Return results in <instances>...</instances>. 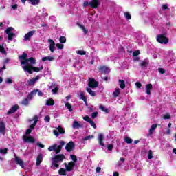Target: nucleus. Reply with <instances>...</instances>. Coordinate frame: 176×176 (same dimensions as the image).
Returning a JSON list of instances; mask_svg holds the SVG:
<instances>
[{
    "instance_id": "f257e3e1",
    "label": "nucleus",
    "mask_w": 176,
    "mask_h": 176,
    "mask_svg": "<svg viewBox=\"0 0 176 176\" xmlns=\"http://www.w3.org/2000/svg\"><path fill=\"white\" fill-rule=\"evenodd\" d=\"M19 60H23L21 61V64L22 65H28V64H30L28 63H30V65H32L34 64H36V59L34 57H30L29 58H27V53H23L22 55L19 56Z\"/></svg>"
},
{
    "instance_id": "f03ea898",
    "label": "nucleus",
    "mask_w": 176,
    "mask_h": 176,
    "mask_svg": "<svg viewBox=\"0 0 176 176\" xmlns=\"http://www.w3.org/2000/svg\"><path fill=\"white\" fill-rule=\"evenodd\" d=\"M23 71L25 72H28L30 75H32L33 72H39L43 69V66H41V67H36L32 66V65L28 64L25 66L22 67Z\"/></svg>"
},
{
    "instance_id": "7ed1b4c3",
    "label": "nucleus",
    "mask_w": 176,
    "mask_h": 176,
    "mask_svg": "<svg viewBox=\"0 0 176 176\" xmlns=\"http://www.w3.org/2000/svg\"><path fill=\"white\" fill-rule=\"evenodd\" d=\"M64 159H65V155L64 154H56L54 155V157L52 158V167L54 168H58L60 167V162H63Z\"/></svg>"
},
{
    "instance_id": "20e7f679",
    "label": "nucleus",
    "mask_w": 176,
    "mask_h": 176,
    "mask_svg": "<svg viewBox=\"0 0 176 176\" xmlns=\"http://www.w3.org/2000/svg\"><path fill=\"white\" fill-rule=\"evenodd\" d=\"M156 39H157V41L159 43H161L162 45H163V44L167 45V43H168V38L165 36L164 34H158L157 36Z\"/></svg>"
},
{
    "instance_id": "39448f33",
    "label": "nucleus",
    "mask_w": 176,
    "mask_h": 176,
    "mask_svg": "<svg viewBox=\"0 0 176 176\" xmlns=\"http://www.w3.org/2000/svg\"><path fill=\"white\" fill-rule=\"evenodd\" d=\"M49 152H52V151H54L56 155H58L60 152H61V146H58L57 144H54L48 148Z\"/></svg>"
},
{
    "instance_id": "423d86ee",
    "label": "nucleus",
    "mask_w": 176,
    "mask_h": 176,
    "mask_svg": "<svg viewBox=\"0 0 176 176\" xmlns=\"http://www.w3.org/2000/svg\"><path fill=\"white\" fill-rule=\"evenodd\" d=\"M88 86H89V87H91V89L98 87V82L96 81V79H94L93 78H89V82H88Z\"/></svg>"
},
{
    "instance_id": "0eeeda50",
    "label": "nucleus",
    "mask_w": 176,
    "mask_h": 176,
    "mask_svg": "<svg viewBox=\"0 0 176 176\" xmlns=\"http://www.w3.org/2000/svg\"><path fill=\"white\" fill-rule=\"evenodd\" d=\"M57 130L54 129L53 131V133L54 134V135H56V137H58V135H60V134H65V130H64V129L63 128V126H61V125H58V126L56 128Z\"/></svg>"
},
{
    "instance_id": "6e6552de",
    "label": "nucleus",
    "mask_w": 176,
    "mask_h": 176,
    "mask_svg": "<svg viewBox=\"0 0 176 176\" xmlns=\"http://www.w3.org/2000/svg\"><path fill=\"white\" fill-rule=\"evenodd\" d=\"M98 69L100 74H103L104 75L107 74H109V68L104 65H100L98 67Z\"/></svg>"
},
{
    "instance_id": "1a4fd4ad",
    "label": "nucleus",
    "mask_w": 176,
    "mask_h": 176,
    "mask_svg": "<svg viewBox=\"0 0 176 176\" xmlns=\"http://www.w3.org/2000/svg\"><path fill=\"white\" fill-rule=\"evenodd\" d=\"M64 164L66 168V171L71 172L74 170V168L75 167V162H70L68 163V164L66 162H65Z\"/></svg>"
},
{
    "instance_id": "9d476101",
    "label": "nucleus",
    "mask_w": 176,
    "mask_h": 176,
    "mask_svg": "<svg viewBox=\"0 0 176 176\" xmlns=\"http://www.w3.org/2000/svg\"><path fill=\"white\" fill-rule=\"evenodd\" d=\"M74 148H75V143H74L73 141H70L65 146L67 152H72V151H74Z\"/></svg>"
},
{
    "instance_id": "9b49d317",
    "label": "nucleus",
    "mask_w": 176,
    "mask_h": 176,
    "mask_svg": "<svg viewBox=\"0 0 176 176\" xmlns=\"http://www.w3.org/2000/svg\"><path fill=\"white\" fill-rule=\"evenodd\" d=\"M39 79H41V76H36V77H34L33 78L28 80V86H34V85H35V83H36V82L39 80Z\"/></svg>"
},
{
    "instance_id": "f8f14e48",
    "label": "nucleus",
    "mask_w": 176,
    "mask_h": 176,
    "mask_svg": "<svg viewBox=\"0 0 176 176\" xmlns=\"http://www.w3.org/2000/svg\"><path fill=\"white\" fill-rule=\"evenodd\" d=\"M23 141L29 144H34V142H35V138L32 136L23 135Z\"/></svg>"
},
{
    "instance_id": "ddd939ff",
    "label": "nucleus",
    "mask_w": 176,
    "mask_h": 176,
    "mask_svg": "<svg viewBox=\"0 0 176 176\" xmlns=\"http://www.w3.org/2000/svg\"><path fill=\"white\" fill-rule=\"evenodd\" d=\"M48 43H50V50L52 53L54 52V50L56 49V43L54 40L50 38L48 40Z\"/></svg>"
},
{
    "instance_id": "4468645a",
    "label": "nucleus",
    "mask_w": 176,
    "mask_h": 176,
    "mask_svg": "<svg viewBox=\"0 0 176 176\" xmlns=\"http://www.w3.org/2000/svg\"><path fill=\"white\" fill-rule=\"evenodd\" d=\"M89 6L92 9H97L100 6V0H92L89 2Z\"/></svg>"
},
{
    "instance_id": "2eb2a0df",
    "label": "nucleus",
    "mask_w": 176,
    "mask_h": 176,
    "mask_svg": "<svg viewBox=\"0 0 176 176\" xmlns=\"http://www.w3.org/2000/svg\"><path fill=\"white\" fill-rule=\"evenodd\" d=\"M36 32V30L30 31L28 33L25 34L24 36V41H30L32 36H34V34Z\"/></svg>"
},
{
    "instance_id": "dca6fc26",
    "label": "nucleus",
    "mask_w": 176,
    "mask_h": 176,
    "mask_svg": "<svg viewBox=\"0 0 176 176\" xmlns=\"http://www.w3.org/2000/svg\"><path fill=\"white\" fill-rule=\"evenodd\" d=\"M19 107L18 104H15L11 107V109L8 111L7 115H12V113H14L17 112Z\"/></svg>"
},
{
    "instance_id": "f3484780",
    "label": "nucleus",
    "mask_w": 176,
    "mask_h": 176,
    "mask_svg": "<svg viewBox=\"0 0 176 176\" xmlns=\"http://www.w3.org/2000/svg\"><path fill=\"white\" fill-rule=\"evenodd\" d=\"M15 163L16 164H19L22 168H24V162L23 160L20 159L17 155H15Z\"/></svg>"
},
{
    "instance_id": "a211bd4d",
    "label": "nucleus",
    "mask_w": 176,
    "mask_h": 176,
    "mask_svg": "<svg viewBox=\"0 0 176 176\" xmlns=\"http://www.w3.org/2000/svg\"><path fill=\"white\" fill-rule=\"evenodd\" d=\"M98 141L100 146H105V144H104V135L102 133H99Z\"/></svg>"
},
{
    "instance_id": "6ab92c4d",
    "label": "nucleus",
    "mask_w": 176,
    "mask_h": 176,
    "mask_svg": "<svg viewBox=\"0 0 176 176\" xmlns=\"http://www.w3.org/2000/svg\"><path fill=\"white\" fill-rule=\"evenodd\" d=\"M42 162H43V155L38 154L36 158V165L41 166V163H42Z\"/></svg>"
},
{
    "instance_id": "aec40b11",
    "label": "nucleus",
    "mask_w": 176,
    "mask_h": 176,
    "mask_svg": "<svg viewBox=\"0 0 176 176\" xmlns=\"http://www.w3.org/2000/svg\"><path fill=\"white\" fill-rule=\"evenodd\" d=\"M156 129H157V124H153V125H151L148 131V135H152V134L155 133Z\"/></svg>"
},
{
    "instance_id": "412c9836",
    "label": "nucleus",
    "mask_w": 176,
    "mask_h": 176,
    "mask_svg": "<svg viewBox=\"0 0 176 176\" xmlns=\"http://www.w3.org/2000/svg\"><path fill=\"white\" fill-rule=\"evenodd\" d=\"M38 119H39V118L38 117V116H34V123L30 125V129L31 130H33V129H35V126H36V124L38 123Z\"/></svg>"
},
{
    "instance_id": "4be33fe9",
    "label": "nucleus",
    "mask_w": 176,
    "mask_h": 176,
    "mask_svg": "<svg viewBox=\"0 0 176 176\" xmlns=\"http://www.w3.org/2000/svg\"><path fill=\"white\" fill-rule=\"evenodd\" d=\"M36 91H38V89H34L28 95V98H28V100H32L34 96H36Z\"/></svg>"
},
{
    "instance_id": "5701e85b",
    "label": "nucleus",
    "mask_w": 176,
    "mask_h": 176,
    "mask_svg": "<svg viewBox=\"0 0 176 176\" xmlns=\"http://www.w3.org/2000/svg\"><path fill=\"white\" fill-rule=\"evenodd\" d=\"M152 89H153V85H152V84H147L146 85V94H148V96H151V90H152Z\"/></svg>"
},
{
    "instance_id": "b1692460",
    "label": "nucleus",
    "mask_w": 176,
    "mask_h": 176,
    "mask_svg": "<svg viewBox=\"0 0 176 176\" xmlns=\"http://www.w3.org/2000/svg\"><path fill=\"white\" fill-rule=\"evenodd\" d=\"M5 130H6L5 123H3V122H0V133H1V134H5Z\"/></svg>"
},
{
    "instance_id": "393cba45",
    "label": "nucleus",
    "mask_w": 176,
    "mask_h": 176,
    "mask_svg": "<svg viewBox=\"0 0 176 176\" xmlns=\"http://www.w3.org/2000/svg\"><path fill=\"white\" fill-rule=\"evenodd\" d=\"M86 90H87V93H89V94H90V96H91V97H96V96H97V93L96 91H93L91 88L87 87V88H86Z\"/></svg>"
},
{
    "instance_id": "a878e982",
    "label": "nucleus",
    "mask_w": 176,
    "mask_h": 176,
    "mask_svg": "<svg viewBox=\"0 0 176 176\" xmlns=\"http://www.w3.org/2000/svg\"><path fill=\"white\" fill-rule=\"evenodd\" d=\"M80 99L84 101V102L87 105V98H86V96H85V93L81 92L80 94Z\"/></svg>"
},
{
    "instance_id": "bb28decb",
    "label": "nucleus",
    "mask_w": 176,
    "mask_h": 176,
    "mask_svg": "<svg viewBox=\"0 0 176 176\" xmlns=\"http://www.w3.org/2000/svg\"><path fill=\"white\" fill-rule=\"evenodd\" d=\"M72 127H73V129H80V127H82V126L80 125V124H79V122H78V121L75 120L73 122Z\"/></svg>"
},
{
    "instance_id": "cd10ccee",
    "label": "nucleus",
    "mask_w": 176,
    "mask_h": 176,
    "mask_svg": "<svg viewBox=\"0 0 176 176\" xmlns=\"http://www.w3.org/2000/svg\"><path fill=\"white\" fill-rule=\"evenodd\" d=\"M99 109H100L101 111H102V112H105L106 113H109V112H110L109 109L104 107L103 105H100Z\"/></svg>"
},
{
    "instance_id": "c85d7f7f",
    "label": "nucleus",
    "mask_w": 176,
    "mask_h": 176,
    "mask_svg": "<svg viewBox=\"0 0 176 176\" xmlns=\"http://www.w3.org/2000/svg\"><path fill=\"white\" fill-rule=\"evenodd\" d=\"M77 25H78V27H80L81 28V30L83 31L84 34H87V32H89V30L87 29H86V28L85 27V25H81L80 23H77Z\"/></svg>"
},
{
    "instance_id": "c756f323",
    "label": "nucleus",
    "mask_w": 176,
    "mask_h": 176,
    "mask_svg": "<svg viewBox=\"0 0 176 176\" xmlns=\"http://www.w3.org/2000/svg\"><path fill=\"white\" fill-rule=\"evenodd\" d=\"M46 105H47L48 107L54 105V100H53V98L48 99L47 100Z\"/></svg>"
},
{
    "instance_id": "7c9ffc66",
    "label": "nucleus",
    "mask_w": 176,
    "mask_h": 176,
    "mask_svg": "<svg viewBox=\"0 0 176 176\" xmlns=\"http://www.w3.org/2000/svg\"><path fill=\"white\" fill-rule=\"evenodd\" d=\"M42 61H53L54 60V57L53 56H45L42 58Z\"/></svg>"
},
{
    "instance_id": "2f4dec72",
    "label": "nucleus",
    "mask_w": 176,
    "mask_h": 176,
    "mask_svg": "<svg viewBox=\"0 0 176 176\" xmlns=\"http://www.w3.org/2000/svg\"><path fill=\"white\" fill-rule=\"evenodd\" d=\"M58 174L59 175H67V169H64V168L59 169Z\"/></svg>"
},
{
    "instance_id": "473e14b6",
    "label": "nucleus",
    "mask_w": 176,
    "mask_h": 176,
    "mask_svg": "<svg viewBox=\"0 0 176 176\" xmlns=\"http://www.w3.org/2000/svg\"><path fill=\"white\" fill-rule=\"evenodd\" d=\"M29 2H30L34 6H36V5H39L41 0H29Z\"/></svg>"
},
{
    "instance_id": "72a5a7b5",
    "label": "nucleus",
    "mask_w": 176,
    "mask_h": 176,
    "mask_svg": "<svg viewBox=\"0 0 176 176\" xmlns=\"http://www.w3.org/2000/svg\"><path fill=\"white\" fill-rule=\"evenodd\" d=\"M0 53H2L4 56H8V52L5 50V47H3V45H0Z\"/></svg>"
},
{
    "instance_id": "f704fd0d",
    "label": "nucleus",
    "mask_w": 176,
    "mask_h": 176,
    "mask_svg": "<svg viewBox=\"0 0 176 176\" xmlns=\"http://www.w3.org/2000/svg\"><path fill=\"white\" fill-rule=\"evenodd\" d=\"M118 82L120 84V89H125L126 88V83L124 82V80H118Z\"/></svg>"
},
{
    "instance_id": "c9c22d12",
    "label": "nucleus",
    "mask_w": 176,
    "mask_h": 176,
    "mask_svg": "<svg viewBox=\"0 0 176 176\" xmlns=\"http://www.w3.org/2000/svg\"><path fill=\"white\" fill-rule=\"evenodd\" d=\"M7 34H8V41H13V38H14V36H16V34H14L13 32L7 33Z\"/></svg>"
},
{
    "instance_id": "e433bc0d",
    "label": "nucleus",
    "mask_w": 176,
    "mask_h": 176,
    "mask_svg": "<svg viewBox=\"0 0 176 176\" xmlns=\"http://www.w3.org/2000/svg\"><path fill=\"white\" fill-rule=\"evenodd\" d=\"M120 94V89L117 88L116 89V91H114L113 93V97L116 98V97H119V95Z\"/></svg>"
},
{
    "instance_id": "4c0bfd02",
    "label": "nucleus",
    "mask_w": 176,
    "mask_h": 176,
    "mask_svg": "<svg viewBox=\"0 0 176 176\" xmlns=\"http://www.w3.org/2000/svg\"><path fill=\"white\" fill-rule=\"evenodd\" d=\"M65 107H66V108H67V109L69 111V112H72V111H74V109H72V105H71V103L66 102Z\"/></svg>"
},
{
    "instance_id": "58836bf2",
    "label": "nucleus",
    "mask_w": 176,
    "mask_h": 176,
    "mask_svg": "<svg viewBox=\"0 0 176 176\" xmlns=\"http://www.w3.org/2000/svg\"><path fill=\"white\" fill-rule=\"evenodd\" d=\"M22 105H28L30 104V102L28 101V98H24L21 102Z\"/></svg>"
},
{
    "instance_id": "ea45409f",
    "label": "nucleus",
    "mask_w": 176,
    "mask_h": 176,
    "mask_svg": "<svg viewBox=\"0 0 176 176\" xmlns=\"http://www.w3.org/2000/svg\"><path fill=\"white\" fill-rule=\"evenodd\" d=\"M124 141H125V142H126V144H133V139H131L129 137H126L124 138Z\"/></svg>"
},
{
    "instance_id": "a19ab883",
    "label": "nucleus",
    "mask_w": 176,
    "mask_h": 176,
    "mask_svg": "<svg viewBox=\"0 0 176 176\" xmlns=\"http://www.w3.org/2000/svg\"><path fill=\"white\" fill-rule=\"evenodd\" d=\"M59 42L60 43H65L67 42V38L65 36H60L59 38Z\"/></svg>"
},
{
    "instance_id": "79ce46f5",
    "label": "nucleus",
    "mask_w": 176,
    "mask_h": 176,
    "mask_svg": "<svg viewBox=\"0 0 176 176\" xmlns=\"http://www.w3.org/2000/svg\"><path fill=\"white\" fill-rule=\"evenodd\" d=\"M147 65H149V62H146L145 60H143L142 63L140 65L142 68H144V67H146Z\"/></svg>"
},
{
    "instance_id": "37998d69",
    "label": "nucleus",
    "mask_w": 176,
    "mask_h": 176,
    "mask_svg": "<svg viewBox=\"0 0 176 176\" xmlns=\"http://www.w3.org/2000/svg\"><path fill=\"white\" fill-rule=\"evenodd\" d=\"M12 31H14V28L13 27H9L6 30V34H10L12 33Z\"/></svg>"
},
{
    "instance_id": "c03bdc74",
    "label": "nucleus",
    "mask_w": 176,
    "mask_h": 176,
    "mask_svg": "<svg viewBox=\"0 0 176 176\" xmlns=\"http://www.w3.org/2000/svg\"><path fill=\"white\" fill-rule=\"evenodd\" d=\"M77 54H79L80 56H86V51L83 50H78L76 51Z\"/></svg>"
},
{
    "instance_id": "a18cd8bd",
    "label": "nucleus",
    "mask_w": 176,
    "mask_h": 176,
    "mask_svg": "<svg viewBox=\"0 0 176 176\" xmlns=\"http://www.w3.org/2000/svg\"><path fill=\"white\" fill-rule=\"evenodd\" d=\"M8 151V148H6L4 149H0V153H1V155H7Z\"/></svg>"
},
{
    "instance_id": "49530a36",
    "label": "nucleus",
    "mask_w": 176,
    "mask_h": 176,
    "mask_svg": "<svg viewBox=\"0 0 176 176\" xmlns=\"http://www.w3.org/2000/svg\"><path fill=\"white\" fill-rule=\"evenodd\" d=\"M70 157H71L72 160H73L74 163H76V162H78V158H76V155H70Z\"/></svg>"
},
{
    "instance_id": "de8ad7c7",
    "label": "nucleus",
    "mask_w": 176,
    "mask_h": 176,
    "mask_svg": "<svg viewBox=\"0 0 176 176\" xmlns=\"http://www.w3.org/2000/svg\"><path fill=\"white\" fill-rule=\"evenodd\" d=\"M148 159L151 160V159H153V153H152V150L148 151Z\"/></svg>"
},
{
    "instance_id": "09e8293b",
    "label": "nucleus",
    "mask_w": 176,
    "mask_h": 176,
    "mask_svg": "<svg viewBox=\"0 0 176 176\" xmlns=\"http://www.w3.org/2000/svg\"><path fill=\"white\" fill-rule=\"evenodd\" d=\"M124 16H125V18L126 19V20H131V14H130V13L125 12Z\"/></svg>"
},
{
    "instance_id": "8fccbe9b",
    "label": "nucleus",
    "mask_w": 176,
    "mask_h": 176,
    "mask_svg": "<svg viewBox=\"0 0 176 176\" xmlns=\"http://www.w3.org/2000/svg\"><path fill=\"white\" fill-rule=\"evenodd\" d=\"M132 56L133 57H137V56H140V50H135L133 52Z\"/></svg>"
},
{
    "instance_id": "3c124183",
    "label": "nucleus",
    "mask_w": 176,
    "mask_h": 176,
    "mask_svg": "<svg viewBox=\"0 0 176 176\" xmlns=\"http://www.w3.org/2000/svg\"><path fill=\"white\" fill-rule=\"evenodd\" d=\"M83 120H85V122H87L88 123H89L91 121V118H90V117H89V116H86L83 118Z\"/></svg>"
},
{
    "instance_id": "603ef678",
    "label": "nucleus",
    "mask_w": 176,
    "mask_h": 176,
    "mask_svg": "<svg viewBox=\"0 0 176 176\" xmlns=\"http://www.w3.org/2000/svg\"><path fill=\"white\" fill-rule=\"evenodd\" d=\"M56 47L59 50L64 49V44H60V43H56Z\"/></svg>"
},
{
    "instance_id": "864d4df0",
    "label": "nucleus",
    "mask_w": 176,
    "mask_h": 176,
    "mask_svg": "<svg viewBox=\"0 0 176 176\" xmlns=\"http://www.w3.org/2000/svg\"><path fill=\"white\" fill-rule=\"evenodd\" d=\"M158 72H160V74H162V75L166 74V70L162 67L158 68Z\"/></svg>"
},
{
    "instance_id": "5fc2aeb1",
    "label": "nucleus",
    "mask_w": 176,
    "mask_h": 176,
    "mask_svg": "<svg viewBox=\"0 0 176 176\" xmlns=\"http://www.w3.org/2000/svg\"><path fill=\"white\" fill-rule=\"evenodd\" d=\"M89 123H90L91 126H93L94 129H97V125L96 124L94 121L91 120V121H89Z\"/></svg>"
},
{
    "instance_id": "6e6d98bb",
    "label": "nucleus",
    "mask_w": 176,
    "mask_h": 176,
    "mask_svg": "<svg viewBox=\"0 0 176 176\" xmlns=\"http://www.w3.org/2000/svg\"><path fill=\"white\" fill-rule=\"evenodd\" d=\"M97 116H98V112H94L91 114V118L92 119H96V118H97Z\"/></svg>"
},
{
    "instance_id": "4d7b16f0",
    "label": "nucleus",
    "mask_w": 176,
    "mask_h": 176,
    "mask_svg": "<svg viewBox=\"0 0 176 176\" xmlns=\"http://www.w3.org/2000/svg\"><path fill=\"white\" fill-rule=\"evenodd\" d=\"M45 122L47 123H49L50 122V116H46L44 118Z\"/></svg>"
},
{
    "instance_id": "13d9d810",
    "label": "nucleus",
    "mask_w": 176,
    "mask_h": 176,
    "mask_svg": "<svg viewBox=\"0 0 176 176\" xmlns=\"http://www.w3.org/2000/svg\"><path fill=\"white\" fill-rule=\"evenodd\" d=\"M58 91V87H55L54 89H53L52 90V93H53L54 94H56V93Z\"/></svg>"
},
{
    "instance_id": "bf43d9fd",
    "label": "nucleus",
    "mask_w": 176,
    "mask_h": 176,
    "mask_svg": "<svg viewBox=\"0 0 176 176\" xmlns=\"http://www.w3.org/2000/svg\"><path fill=\"white\" fill-rule=\"evenodd\" d=\"M135 86L138 89H141V87H142V84H141L140 82H135Z\"/></svg>"
},
{
    "instance_id": "052dcab7",
    "label": "nucleus",
    "mask_w": 176,
    "mask_h": 176,
    "mask_svg": "<svg viewBox=\"0 0 176 176\" xmlns=\"http://www.w3.org/2000/svg\"><path fill=\"white\" fill-rule=\"evenodd\" d=\"M107 149L108 151H112V149H113V144H109L107 146Z\"/></svg>"
},
{
    "instance_id": "680f3d73",
    "label": "nucleus",
    "mask_w": 176,
    "mask_h": 176,
    "mask_svg": "<svg viewBox=\"0 0 176 176\" xmlns=\"http://www.w3.org/2000/svg\"><path fill=\"white\" fill-rule=\"evenodd\" d=\"M31 133H32V129H28L26 130L25 134L26 135H28L29 134H31Z\"/></svg>"
},
{
    "instance_id": "e2e57ef3",
    "label": "nucleus",
    "mask_w": 176,
    "mask_h": 176,
    "mask_svg": "<svg viewBox=\"0 0 176 176\" xmlns=\"http://www.w3.org/2000/svg\"><path fill=\"white\" fill-rule=\"evenodd\" d=\"M6 82L8 83V84L13 83V80H12V78H8L6 79Z\"/></svg>"
},
{
    "instance_id": "0e129e2a",
    "label": "nucleus",
    "mask_w": 176,
    "mask_h": 176,
    "mask_svg": "<svg viewBox=\"0 0 176 176\" xmlns=\"http://www.w3.org/2000/svg\"><path fill=\"white\" fill-rule=\"evenodd\" d=\"M12 9H13V10H17V8H19V6L17 4L13 5L11 6Z\"/></svg>"
},
{
    "instance_id": "69168bd1",
    "label": "nucleus",
    "mask_w": 176,
    "mask_h": 176,
    "mask_svg": "<svg viewBox=\"0 0 176 176\" xmlns=\"http://www.w3.org/2000/svg\"><path fill=\"white\" fill-rule=\"evenodd\" d=\"M36 93H38V96H40L41 97H42V96H43V92H42L39 89H38V91H36Z\"/></svg>"
},
{
    "instance_id": "338daca9",
    "label": "nucleus",
    "mask_w": 176,
    "mask_h": 176,
    "mask_svg": "<svg viewBox=\"0 0 176 176\" xmlns=\"http://www.w3.org/2000/svg\"><path fill=\"white\" fill-rule=\"evenodd\" d=\"M170 114H166L165 116H164V119L166 120V119H170Z\"/></svg>"
},
{
    "instance_id": "774afa93",
    "label": "nucleus",
    "mask_w": 176,
    "mask_h": 176,
    "mask_svg": "<svg viewBox=\"0 0 176 176\" xmlns=\"http://www.w3.org/2000/svg\"><path fill=\"white\" fill-rule=\"evenodd\" d=\"M90 138H94V135H89L85 138V140H90Z\"/></svg>"
}]
</instances>
